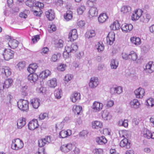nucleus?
<instances>
[{"mask_svg":"<svg viewBox=\"0 0 154 154\" xmlns=\"http://www.w3.org/2000/svg\"><path fill=\"white\" fill-rule=\"evenodd\" d=\"M78 46L76 43H74L70 45L66 46L65 48V51L63 53V56L66 58L69 56V53H74L78 49Z\"/></svg>","mask_w":154,"mask_h":154,"instance_id":"f257e3e1","label":"nucleus"},{"mask_svg":"<svg viewBox=\"0 0 154 154\" xmlns=\"http://www.w3.org/2000/svg\"><path fill=\"white\" fill-rule=\"evenodd\" d=\"M23 146V142L19 138L14 139L12 140L11 148L12 149L17 150L22 149Z\"/></svg>","mask_w":154,"mask_h":154,"instance_id":"f03ea898","label":"nucleus"},{"mask_svg":"<svg viewBox=\"0 0 154 154\" xmlns=\"http://www.w3.org/2000/svg\"><path fill=\"white\" fill-rule=\"evenodd\" d=\"M28 101L26 100L20 99L17 102V105L20 110L26 111L29 109Z\"/></svg>","mask_w":154,"mask_h":154,"instance_id":"7ed1b4c3","label":"nucleus"},{"mask_svg":"<svg viewBox=\"0 0 154 154\" xmlns=\"http://www.w3.org/2000/svg\"><path fill=\"white\" fill-rule=\"evenodd\" d=\"M0 72L3 77H7L11 74V69L8 66H3L0 69Z\"/></svg>","mask_w":154,"mask_h":154,"instance_id":"20e7f679","label":"nucleus"},{"mask_svg":"<svg viewBox=\"0 0 154 154\" xmlns=\"http://www.w3.org/2000/svg\"><path fill=\"white\" fill-rule=\"evenodd\" d=\"M14 52L9 49H5L3 54L4 59L6 60H8L13 58Z\"/></svg>","mask_w":154,"mask_h":154,"instance_id":"39448f33","label":"nucleus"},{"mask_svg":"<svg viewBox=\"0 0 154 154\" xmlns=\"http://www.w3.org/2000/svg\"><path fill=\"white\" fill-rule=\"evenodd\" d=\"M99 83L97 77H93L91 78L89 83V87L92 89L96 88Z\"/></svg>","mask_w":154,"mask_h":154,"instance_id":"423d86ee","label":"nucleus"},{"mask_svg":"<svg viewBox=\"0 0 154 154\" xmlns=\"http://www.w3.org/2000/svg\"><path fill=\"white\" fill-rule=\"evenodd\" d=\"M144 71L145 72L151 73L154 72V64L151 61L147 63L144 68Z\"/></svg>","mask_w":154,"mask_h":154,"instance_id":"0eeeda50","label":"nucleus"},{"mask_svg":"<svg viewBox=\"0 0 154 154\" xmlns=\"http://www.w3.org/2000/svg\"><path fill=\"white\" fill-rule=\"evenodd\" d=\"M143 13L142 10L140 9L136 10L133 13L131 16V19L133 21H136L140 18Z\"/></svg>","mask_w":154,"mask_h":154,"instance_id":"6e6552de","label":"nucleus"},{"mask_svg":"<svg viewBox=\"0 0 154 154\" xmlns=\"http://www.w3.org/2000/svg\"><path fill=\"white\" fill-rule=\"evenodd\" d=\"M103 107V105L102 103L95 101L93 103L91 108L94 111L98 112L102 109Z\"/></svg>","mask_w":154,"mask_h":154,"instance_id":"1a4fd4ad","label":"nucleus"},{"mask_svg":"<svg viewBox=\"0 0 154 154\" xmlns=\"http://www.w3.org/2000/svg\"><path fill=\"white\" fill-rule=\"evenodd\" d=\"M38 121L37 119H34L30 121L28 124V128L30 130H33L39 126Z\"/></svg>","mask_w":154,"mask_h":154,"instance_id":"9d476101","label":"nucleus"},{"mask_svg":"<svg viewBox=\"0 0 154 154\" xmlns=\"http://www.w3.org/2000/svg\"><path fill=\"white\" fill-rule=\"evenodd\" d=\"M115 40V34L113 32H109L106 37L107 43L112 45Z\"/></svg>","mask_w":154,"mask_h":154,"instance_id":"9b49d317","label":"nucleus"},{"mask_svg":"<svg viewBox=\"0 0 154 154\" xmlns=\"http://www.w3.org/2000/svg\"><path fill=\"white\" fill-rule=\"evenodd\" d=\"M78 36L77 30L74 29L70 31L68 35V38L71 41H73L77 39Z\"/></svg>","mask_w":154,"mask_h":154,"instance_id":"f8f14e48","label":"nucleus"},{"mask_svg":"<svg viewBox=\"0 0 154 154\" xmlns=\"http://www.w3.org/2000/svg\"><path fill=\"white\" fill-rule=\"evenodd\" d=\"M122 92V88L121 86H117L110 88V93L112 95L119 94Z\"/></svg>","mask_w":154,"mask_h":154,"instance_id":"ddd939ff","label":"nucleus"},{"mask_svg":"<svg viewBox=\"0 0 154 154\" xmlns=\"http://www.w3.org/2000/svg\"><path fill=\"white\" fill-rule=\"evenodd\" d=\"M73 146V145L71 143L65 144L61 146L60 149L62 152H67L72 149Z\"/></svg>","mask_w":154,"mask_h":154,"instance_id":"4468645a","label":"nucleus"},{"mask_svg":"<svg viewBox=\"0 0 154 154\" xmlns=\"http://www.w3.org/2000/svg\"><path fill=\"white\" fill-rule=\"evenodd\" d=\"M136 97L138 98H142L144 96L145 92L143 89L140 88L134 91Z\"/></svg>","mask_w":154,"mask_h":154,"instance_id":"2eb2a0df","label":"nucleus"},{"mask_svg":"<svg viewBox=\"0 0 154 154\" xmlns=\"http://www.w3.org/2000/svg\"><path fill=\"white\" fill-rule=\"evenodd\" d=\"M81 95L80 93L76 91L73 92L70 97L71 100L74 103L79 101Z\"/></svg>","mask_w":154,"mask_h":154,"instance_id":"dca6fc26","label":"nucleus"},{"mask_svg":"<svg viewBox=\"0 0 154 154\" xmlns=\"http://www.w3.org/2000/svg\"><path fill=\"white\" fill-rule=\"evenodd\" d=\"M72 134V131L69 129L67 130H62L59 133V137L60 138H65L70 136Z\"/></svg>","mask_w":154,"mask_h":154,"instance_id":"f3484780","label":"nucleus"},{"mask_svg":"<svg viewBox=\"0 0 154 154\" xmlns=\"http://www.w3.org/2000/svg\"><path fill=\"white\" fill-rule=\"evenodd\" d=\"M133 28V25L131 24L124 23L122 25L121 29L122 32L125 33L131 31Z\"/></svg>","mask_w":154,"mask_h":154,"instance_id":"a211bd4d","label":"nucleus"},{"mask_svg":"<svg viewBox=\"0 0 154 154\" xmlns=\"http://www.w3.org/2000/svg\"><path fill=\"white\" fill-rule=\"evenodd\" d=\"M27 79L30 82L35 83L38 79V75L35 73H30L27 76Z\"/></svg>","mask_w":154,"mask_h":154,"instance_id":"6ab92c4d","label":"nucleus"},{"mask_svg":"<svg viewBox=\"0 0 154 154\" xmlns=\"http://www.w3.org/2000/svg\"><path fill=\"white\" fill-rule=\"evenodd\" d=\"M26 124V119L24 118L20 117L17 121V128L18 129L22 128Z\"/></svg>","mask_w":154,"mask_h":154,"instance_id":"aec40b11","label":"nucleus"},{"mask_svg":"<svg viewBox=\"0 0 154 154\" xmlns=\"http://www.w3.org/2000/svg\"><path fill=\"white\" fill-rule=\"evenodd\" d=\"M45 14L46 17L49 20H53L55 18L54 11L51 9L46 11L45 12Z\"/></svg>","mask_w":154,"mask_h":154,"instance_id":"412c9836","label":"nucleus"},{"mask_svg":"<svg viewBox=\"0 0 154 154\" xmlns=\"http://www.w3.org/2000/svg\"><path fill=\"white\" fill-rule=\"evenodd\" d=\"M51 71L48 69H46L41 72L39 75V77L42 79H45L51 75Z\"/></svg>","mask_w":154,"mask_h":154,"instance_id":"4be33fe9","label":"nucleus"},{"mask_svg":"<svg viewBox=\"0 0 154 154\" xmlns=\"http://www.w3.org/2000/svg\"><path fill=\"white\" fill-rule=\"evenodd\" d=\"M40 100L38 98H34L31 100L30 103L33 108L37 109L40 106Z\"/></svg>","mask_w":154,"mask_h":154,"instance_id":"5701e85b","label":"nucleus"},{"mask_svg":"<svg viewBox=\"0 0 154 154\" xmlns=\"http://www.w3.org/2000/svg\"><path fill=\"white\" fill-rule=\"evenodd\" d=\"M10 38V37H9ZM19 44V42L15 39H12L10 38V39L9 40L8 44V46L11 48L12 49H14L18 46Z\"/></svg>","mask_w":154,"mask_h":154,"instance_id":"b1692460","label":"nucleus"},{"mask_svg":"<svg viewBox=\"0 0 154 154\" xmlns=\"http://www.w3.org/2000/svg\"><path fill=\"white\" fill-rule=\"evenodd\" d=\"M102 116L103 119L105 120H109L112 118L111 113L107 110H104L103 111Z\"/></svg>","mask_w":154,"mask_h":154,"instance_id":"393cba45","label":"nucleus"},{"mask_svg":"<svg viewBox=\"0 0 154 154\" xmlns=\"http://www.w3.org/2000/svg\"><path fill=\"white\" fill-rule=\"evenodd\" d=\"M108 17L106 13L101 14L98 17V20L100 23H103L108 19Z\"/></svg>","mask_w":154,"mask_h":154,"instance_id":"a878e982","label":"nucleus"},{"mask_svg":"<svg viewBox=\"0 0 154 154\" xmlns=\"http://www.w3.org/2000/svg\"><path fill=\"white\" fill-rule=\"evenodd\" d=\"M120 146L122 147H124L126 149H129L130 147V143L128 142V140L124 138L120 142Z\"/></svg>","mask_w":154,"mask_h":154,"instance_id":"bb28decb","label":"nucleus"},{"mask_svg":"<svg viewBox=\"0 0 154 154\" xmlns=\"http://www.w3.org/2000/svg\"><path fill=\"white\" fill-rule=\"evenodd\" d=\"M89 17L90 18L96 16L98 14V11L96 7H92L90 8L88 11Z\"/></svg>","mask_w":154,"mask_h":154,"instance_id":"cd10ccee","label":"nucleus"},{"mask_svg":"<svg viewBox=\"0 0 154 154\" xmlns=\"http://www.w3.org/2000/svg\"><path fill=\"white\" fill-rule=\"evenodd\" d=\"M47 83L48 85L50 87L54 88L57 86V79L56 78H53L48 80Z\"/></svg>","mask_w":154,"mask_h":154,"instance_id":"c85d7f7f","label":"nucleus"},{"mask_svg":"<svg viewBox=\"0 0 154 154\" xmlns=\"http://www.w3.org/2000/svg\"><path fill=\"white\" fill-rule=\"evenodd\" d=\"M96 142L99 145H103L107 142V140L104 136L97 137L96 139Z\"/></svg>","mask_w":154,"mask_h":154,"instance_id":"c756f323","label":"nucleus"},{"mask_svg":"<svg viewBox=\"0 0 154 154\" xmlns=\"http://www.w3.org/2000/svg\"><path fill=\"white\" fill-rule=\"evenodd\" d=\"M95 35V32L93 30L87 31L85 34L86 38L90 39L94 37Z\"/></svg>","mask_w":154,"mask_h":154,"instance_id":"7c9ffc66","label":"nucleus"},{"mask_svg":"<svg viewBox=\"0 0 154 154\" xmlns=\"http://www.w3.org/2000/svg\"><path fill=\"white\" fill-rule=\"evenodd\" d=\"M92 128L95 129L101 128L103 127V123L101 122L94 121L92 122Z\"/></svg>","mask_w":154,"mask_h":154,"instance_id":"2f4dec72","label":"nucleus"},{"mask_svg":"<svg viewBox=\"0 0 154 154\" xmlns=\"http://www.w3.org/2000/svg\"><path fill=\"white\" fill-rule=\"evenodd\" d=\"M130 104L131 108L135 109L139 107L140 105V103L137 99H134L131 100Z\"/></svg>","mask_w":154,"mask_h":154,"instance_id":"473e14b6","label":"nucleus"},{"mask_svg":"<svg viewBox=\"0 0 154 154\" xmlns=\"http://www.w3.org/2000/svg\"><path fill=\"white\" fill-rule=\"evenodd\" d=\"M95 48L99 52L103 51L104 48V45L101 42H97L95 44Z\"/></svg>","mask_w":154,"mask_h":154,"instance_id":"72a5a7b5","label":"nucleus"},{"mask_svg":"<svg viewBox=\"0 0 154 154\" xmlns=\"http://www.w3.org/2000/svg\"><path fill=\"white\" fill-rule=\"evenodd\" d=\"M37 67L38 66L36 63H32L29 65L27 70L29 73H32L35 71Z\"/></svg>","mask_w":154,"mask_h":154,"instance_id":"f704fd0d","label":"nucleus"},{"mask_svg":"<svg viewBox=\"0 0 154 154\" xmlns=\"http://www.w3.org/2000/svg\"><path fill=\"white\" fill-rule=\"evenodd\" d=\"M130 41L132 43L136 45H139L141 43L140 38L136 37H131L130 38Z\"/></svg>","mask_w":154,"mask_h":154,"instance_id":"c9c22d12","label":"nucleus"},{"mask_svg":"<svg viewBox=\"0 0 154 154\" xmlns=\"http://www.w3.org/2000/svg\"><path fill=\"white\" fill-rule=\"evenodd\" d=\"M119 65L118 61L114 59H112L111 60L110 66V68L112 69H116Z\"/></svg>","mask_w":154,"mask_h":154,"instance_id":"e433bc0d","label":"nucleus"},{"mask_svg":"<svg viewBox=\"0 0 154 154\" xmlns=\"http://www.w3.org/2000/svg\"><path fill=\"white\" fill-rule=\"evenodd\" d=\"M138 56L137 53L134 51H131L129 54V59L133 61H136L137 59Z\"/></svg>","mask_w":154,"mask_h":154,"instance_id":"4c0bfd02","label":"nucleus"},{"mask_svg":"<svg viewBox=\"0 0 154 154\" xmlns=\"http://www.w3.org/2000/svg\"><path fill=\"white\" fill-rule=\"evenodd\" d=\"M65 19L66 21H69L71 20L72 17V12L70 10L67 11L64 16Z\"/></svg>","mask_w":154,"mask_h":154,"instance_id":"58836bf2","label":"nucleus"},{"mask_svg":"<svg viewBox=\"0 0 154 154\" xmlns=\"http://www.w3.org/2000/svg\"><path fill=\"white\" fill-rule=\"evenodd\" d=\"M151 134V131L149 130L146 128H144L143 130L142 134L144 137L148 139H150Z\"/></svg>","mask_w":154,"mask_h":154,"instance_id":"ea45409f","label":"nucleus"},{"mask_svg":"<svg viewBox=\"0 0 154 154\" xmlns=\"http://www.w3.org/2000/svg\"><path fill=\"white\" fill-rule=\"evenodd\" d=\"M82 106H80L74 105L73 106L72 110L75 114H76L77 115H79L82 111Z\"/></svg>","mask_w":154,"mask_h":154,"instance_id":"a19ab883","label":"nucleus"},{"mask_svg":"<svg viewBox=\"0 0 154 154\" xmlns=\"http://www.w3.org/2000/svg\"><path fill=\"white\" fill-rule=\"evenodd\" d=\"M128 121L127 119H124V120H120L118 122L117 124L119 126H122L127 128L128 126Z\"/></svg>","mask_w":154,"mask_h":154,"instance_id":"79ce46f5","label":"nucleus"},{"mask_svg":"<svg viewBox=\"0 0 154 154\" xmlns=\"http://www.w3.org/2000/svg\"><path fill=\"white\" fill-rule=\"evenodd\" d=\"M13 80L10 79H8L6 80L4 82V86L5 88H8L11 87L13 83Z\"/></svg>","mask_w":154,"mask_h":154,"instance_id":"37998d69","label":"nucleus"},{"mask_svg":"<svg viewBox=\"0 0 154 154\" xmlns=\"http://www.w3.org/2000/svg\"><path fill=\"white\" fill-rule=\"evenodd\" d=\"M120 25L117 21L114 22L111 25L110 28L112 30H116L119 29L120 27Z\"/></svg>","mask_w":154,"mask_h":154,"instance_id":"c03bdc74","label":"nucleus"},{"mask_svg":"<svg viewBox=\"0 0 154 154\" xmlns=\"http://www.w3.org/2000/svg\"><path fill=\"white\" fill-rule=\"evenodd\" d=\"M131 10V7L125 5L121 8V11L124 14L129 13Z\"/></svg>","mask_w":154,"mask_h":154,"instance_id":"a18cd8bd","label":"nucleus"},{"mask_svg":"<svg viewBox=\"0 0 154 154\" xmlns=\"http://www.w3.org/2000/svg\"><path fill=\"white\" fill-rule=\"evenodd\" d=\"M54 95L56 99H60L62 95V90L59 89L55 90L54 92Z\"/></svg>","mask_w":154,"mask_h":154,"instance_id":"49530a36","label":"nucleus"},{"mask_svg":"<svg viewBox=\"0 0 154 154\" xmlns=\"http://www.w3.org/2000/svg\"><path fill=\"white\" fill-rule=\"evenodd\" d=\"M25 66V63L24 61H21L17 65L16 68L20 70L23 69Z\"/></svg>","mask_w":154,"mask_h":154,"instance_id":"de8ad7c7","label":"nucleus"},{"mask_svg":"<svg viewBox=\"0 0 154 154\" xmlns=\"http://www.w3.org/2000/svg\"><path fill=\"white\" fill-rule=\"evenodd\" d=\"M55 46L57 48H61L63 46V41L61 39L56 41L55 43Z\"/></svg>","mask_w":154,"mask_h":154,"instance_id":"09e8293b","label":"nucleus"},{"mask_svg":"<svg viewBox=\"0 0 154 154\" xmlns=\"http://www.w3.org/2000/svg\"><path fill=\"white\" fill-rule=\"evenodd\" d=\"M85 10V8L84 5H81L79 6L77 9L78 13L79 14H82Z\"/></svg>","mask_w":154,"mask_h":154,"instance_id":"8fccbe9b","label":"nucleus"},{"mask_svg":"<svg viewBox=\"0 0 154 154\" xmlns=\"http://www.w3.org/2000/svg\"><path fill=\"white\" fill-rule=\"evenodd\" d=\"M146 105L148 106H153L154 105V99L150 98L146 100Z\"/></svg>","mask_w":154,"mask_h":154,"instance_id":"3c124183","label":"nucleus"},{"mask_svg":"<svg viewBox=\"0 0 154 154\" xmlns=\"http://www.w3.org/2000/svg\"><path fill=\"white\" fill-rule=\"evenodd\" d=\"M67 67L66 65L65 64L60 63L57 66V69L60 71H64Z\"/></svg>","mask_w":154,"mask_h":154,"instance_id":"603ef678","label":"nucleus"},{"mask_svg":"<svg viewBox=\"0 0 154 154\" xmlns=\"http://www.w3.org/2000/svg\"><path fill=\"white\" fill-rule=\"evenodd\" d=\"M29 13V10H26L20 14L19 16L22 18H26L27 17V14Z\"/></svg>","mask_w":154,"mask_h":154,"instance_id":"864d4df0","label":"nucleus"},{"mask_svg":"<svg viewBox=\"0 0 154 154\" xmlns=\"http://www.w3.org/2000/svg\"><path fill=\"white\" fill-rule=\"evenodd\" d=\"M35 0H27L26 2L25 3L26 5L29 7H31L34 6Z\"/></svg>","mask_w":154,"mask_h":154,"instance_id":"5fc2aeb1","label":"nucleus"},{"mask_svg":"<svg viewBox=\"0 0 154 154\" xmlns=\"http://www.w3.org/2000/svg\"><path fill=\"white\" fill-rule=\"evenodd\" d=\"M45 88L43 87L40 86V87H38L36 89V91L38 93H42L44 94L45 92Z\"/></svg>","mask_w":154,"mask_h":154,"instance_id":"6e6d98bb","label":"nucleus"},{"mask_svg":"<svg viewBox=\"0 0 154 154\" xmlns=\"http://www.w3.org/2000/svg\"><path fill=\"white\" fill-rule=\"evenodd\" d=\"M93 152L95 154H103V151L101 148H95L93 150Z\"/></svg>","mask_w":154,"mask_h":154,"instance_id":"4d7b16f0","label":"nucleus"},{"mask_svg":"<svg viewBox=\"0 0 154 154\" xmlns=\"http://www.w3.org/2000/svg\"><path fill=\"white\" fill-rule=\"evenodd\" d=\"M40 36L39 35H36L32 37V41L33 43H35L38 41L40 39Z\"/></svg>","mask_w":154,"mask_h":154,"instance_id":"13d9d810","label":"nucleus"},{"mask_svg":"<svg viewBox=\"0 0 154 154\" xmlns=\"http://www.w3.org/2000/svg\"><path fill=\"white\" fill-rule=\"evenodd\" d=\"M35 5L36 7H37L39 9H40L43 8L44 4L42 3L39 2H35V4H34V6Z\"/></svg>","mask_w":154,"mask_h":154,"instance_id":"bf43d9fd","label":"nucleus"},{"mask_svg":"<svg viewBox=\"0 0 154 154\" xmlns=\"http://www.w3.org/2000/svg\"><path fill=\"white\" fill-rule=\"evenodd\" d=\"M44 138L40 139L38 141L39 146L40 147L44 146L46 144Z\"/></svg>","mask_w":154,"mask_h":154,"instance_id":"052dcab7","label":"nucleus"},{"mask_svg":"<svg viewBox=\"0 0 154 154\" xmlns=\"http://www.w3.org/2000/svg\"><path fill=\"white\" fill-rule=\"evenodd\" d=\"M56 30V27L55 25L54 24H52L51 25L50 27L48 29V30L50 33L54 31H55Z\"/></svg>","mask_w":154,"mask_h":154,"instance_id":"680f3d73","label":"nucleus"},{"mask_svg":"<svg viewBox=\"0 0 154 154\" xmlns=\"http://www.w3.org/2000/svg\"><path fill=\"white\" fill-rule=\"evenodd\" d=\"M73 78V76L71 74H67L64 77V80L67 82L70 81Z\"/></svg>","mask_w":154,"mask_h":154,"instance_id":"e2e57ef3","label":"nucleus"},{"mask_svg":"<svg viewBox=\"0 0 154 154\" xmlns=\"http://www.w3.org/2000/svg\"><path fill=\"white\" fill-rule=\"evenodd\" d=\"M48 114L46 112L42 113H41L39 116V118L41 120H42L46 118H48Z\"/></svg>","mask_w":154,"mask_h":154,"instance_id":"0e129e2a","label":"nucleus"},{"mask_svg":"<svg viewBox=\"0 0 154 154\" xmlns=\"http://www.w3.org/2000/svg\"><path fill=\"white\" fill-rule=\"evenodd\" d=\"M64 126L63 122H61L57 123L56 125V128L57 129H62Z\"/></svg>","mask_w":154,"mask_h":154,"instance_id":"69168bd1","label":"nucleus"},{"mask_svg":"<svg viewBox=\"0 0 154 154\" xmlns=\"http://www.w3.org/2000/svg\"><path fill=\"white\" fill-rule=\"evenodd\" d=\"M114 104V101L112 100H109L107 101L106 106L107 108H109L112 106Z\"/></svg>","mask_w":154,"mask_h":154,"instance_id":"338daca9","label":"nucleus"},{"mask_svg":"<svg viewBox=\"0 0 154 154\" xmlns=\"http://www.w3.org/2000/svg\"><path fill=\"white\" fill-rule=\"evenodd\" d=\"M11 7H8L6 8L4 10V13L5 15L6 16H8L9 15V13H10L11 10Z\"/></svg>","mask_w":154,"mask_h":154,"instance_id":"774afa93","label":"nucleus"}]
</instances>
